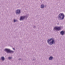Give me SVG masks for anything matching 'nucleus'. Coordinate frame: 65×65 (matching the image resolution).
Wrapping results in <instances>:
<instances>
[{
	"label": "nucleus",
	"mask_w": 65,
	"mask_h": 65,
	"mask_svg": "<svg viewBox=\"0 0 65 65\" xmlns=\"http://www.w3.org/2000/svg\"><path fill=\"white\" fill-rule=\"evenodd\" d=\"M47 42L48 44L50 45H52L53 44H55L56 43L55 40L53 38H51L50 39H48Z\"/></svg>",
	"instance_id": "nucleus-1"
},
{
	"label": "nucleus",
	"mask_w": 65,
	"mask_h": 65,
	"mask_svg": "<svg viewBox=\"0 0 65 65\" xmlns=\"http://www.w3.org/2000/svg\"><path fill=\"white\" fill-rule=\"evenodd\" d=\"M57 18L59 20H63L65 18V15L63 13H60L58 15Z\"/></svg>",
	"instance_id": "nucleus-2"
},
{
	"label": "nucleus",
	"mask_w": 65,
	"mask_h": 65,
	"mask_svg": "<svg viewBox=\"0 0 65 65\" xmlns=\"http://www.w3.org/2000/svg\"><path fill=\"white\" fill-rule=\"evenodd\" d=\"M4 51L7 54H13L14 53V51L8 48H5L4 49Z\"/></svg>",
	"instance_id": "nucleus-3"
},
{
	"label": "nucleus",
	"mask_w": 65,
	"mask_h": 65,
	"mask_svg": "<svg viewBox=\"0 0 65 65\" xmlns=\"http://www.w3.org/2000/svg\"><path fill=\"white\" fill-rule=\"evenodd\" d=\"M29 16V14H27L26 15L21 16L20 17V20L23 21L24 20L27 19V18Z\"/></svg>",
	"instance_id": "nucleus-4"
},
{
	"label": "nucleus",
	"mask_w": 65,
	"mask_h": 65,
	"mask_svg": "<svg viewBox=\"0 0 65 65\" xmlns=\"http://www.w3.org/2000/svg\"><path fill=\"white\" fill-rule=\"evenodd\" d=\"M61 30V27H55L54 28V30H57V31H60Z\"/></svg>",
	"instance_id": "nucleus-5"
},
{
	"label": "nucleus",
	"mask_w": 65,
	"mask_h": 65,
	"mask_svg": "<svg viewBox=\"0 0 65 65\" xmlns=\"http://www.w3.org/2000/svg\"><path fill=\"white\" fill-rule=\"evenodd\" d=\"M16 14H20L21 13V10L18 9L16 10Z\"/></svg>",
	"instance_id": "nucleus-6"
},
{
	"label": "nucleus",
	"mask_w": 65,
	"mask_h": 65,
	"mask_svg": "<svg viewBox=\"0 0 65 65\" xmlns=\"http://www.w3.org/2000/svg\"><path fill=\"white\" fill-rule=\"evenodd\" d=\"M64 31L63 30H62L60 32V34L61 35L63 36L64 35Z\"/></svg>",
	"instance_id": "nucleus-7"
},
{
	"label": "nucleus",
	"mask_w": 65,
	"mask_h": 65,
	"mask_svg": "<svg viewBox=\"0 0 65 65\" xmlns=\"http://www.w3.org/2000/svg\"><path fill=\"white\" fill-rule=\"evenodd\" d=\"M53 59V57L52 56H51L49 58V60L50 61H52Z\"/></svg>",
	"instance_id": "nucleus-8"
},
{
	"label": "nucleus",
	"mask_w": 65,
	"mask_h": 65,
	"mask_svg": "<svg viewBox=\"0 0 65 65\" xmlns=\"http://www.w3.org/2000/svg\"><path fill=\"white\" fill-rule=\"evenodd\" d=\"M40 7L41 8H42V9H43L44 8V6L43 4H42L41 5Z\"/></svg>",
	"instance_id": "nucleus-9"
},
{
	"label": "nucleus",
	"mask_w": 65,
	"mask_h": 65,
	"mask_svg": "<svg viewBox=\"0 0 65 65\" xmlns=\"http://www.w3.org/2000/svg\"><path fill=\"white\" fill-rule=\"evenodd\" d=\"M1 59L2 61H4L5 60V58L4 57H1Z\"/></svg>",
	"instance_id": "nucleus-10"
},
{
	"label": "nucleus",
	"mask_w": 65,
	"mask_h": 65,
	"mask_svg": "<svg viewBox=\"0 0 65 65\" xmlns=\"http://www.w3.org/2000/svg\"><path fill=\"white\" fill-rule=\"evenodd\" d=\"M17 21H18V20H16L15 19L14 20L13 22L14 23H15V22H17Z\"/></svg>",
	"instance_id": "nucleus-11"
},
{
	"label": "nucleus",
	"mask_w": 65,
	"mask_h": 65,
	"mask_svg": "<svg viewBox=\"0 0 65 65\" xmlns=\"http://www.w3.org/2000/svg\"><path fill=\"white\" fill-rule=\"evenodd\" d=\"M12 58L11 57H9L8 58V59L9 60H11V59Z\"/></svg>",
	"instance_id": "nucleus-12"
},
{
	"label": "nucleus",
	"mask_w": 65,
	"mask_h": 65,
	"mask_svg": "<svg viewBox=\"0 0 65 65\" xmlns=\"http://www.w3.org/2000/svg\"><path fill=\"white\" fill-rule=\"evenodd\" d=\"M36 59L35 58H34L32 60V61H35Z\"/></svg>",
	"instance_id": "nucleus-13"
},
{
	"label": "nucleus",
	"mask_w": 65,
	"mask_h": 65,
	"mask_svg": "<svg viewBox=\"0 0 65 65\" xmlns=\"http://www.w3.org/2000/svg\"><path fill=\"white\" fill-rule=\"evenodd\" d=\"M34 28H36V26H34Z\"/></svg>",
	"instance_id": "nucleus-14"
},
{
	"label": "nucleus",
	"mask_w": 65,
	"mask_h": 65,
	"mask_svg": "<svg viewBox=\"0 0 65 65\" xmlns=\"http://www.w3.org/2000/svg\"><path fill=\"white\" fill-rule=\"evenodd\" d=\"M13 50H15V49H14V48H13Z\"/></svg>",
	"instance_id": "nucleus-15"
},
{
	"label": "nucleus",
	"mask_w": 65,
	"mask_h": 65,
	"mask_svg": "<svg viewBox=\"0 0 65 65\" xmlns=\"http://www.w3.org/2000/svg\"><path fill=\"white\" fill-rule=\"evenodd\" d=\"M21 60V58H19V60Z\"/></svg>",
	"instance_id": "nucleus-16"
}]
</instances>
